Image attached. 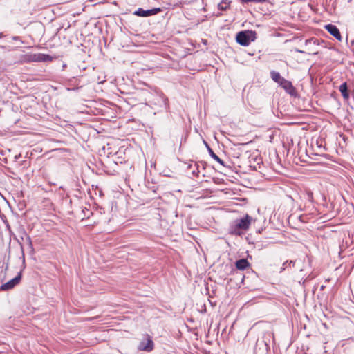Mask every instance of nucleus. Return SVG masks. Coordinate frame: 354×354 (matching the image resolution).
<instances>
[{"mask_svg":"<svg viewBox=\"0 0 354 354\" xmlns=\"http://www.w3.org/2000/svg\"><path fill=\"white\" fill-rule=\"evenodd\" d=\"M251 220V217L246 215L243 218L235 220L234 223L236 225V227L244 232L249 228Z\"/></svg>","mask_w":354,"mask_h":354,"instance_id":"nucleus-10","label":"nucleus"},{"mask_svg":"<svg viewBox=\"0 0 354 354\" xmlns=\"http://www.w3.org/2000/svg\"><path fill=\"white\" fill-rule=\"evenodd\" d=\"M162 11L160 8H155L149 10H144L143 8H139L134 12V15L139 17H149L155 15Z\"/></svg>","mask_w":354,"mask_h":354,"instance_id":"nucleus-8","label":"nucleus"},{"mask_svg":"<svg viewBox=\"0 0 354 354\" xmlns=\"http://www.w3.org/2000/svg\"><path fill=\"white\" fill-rule=\"evenodd\" d=\"M21 279V272L18 273V274L13 278L12 279L8 281V282L2 284L0 286V290H9L12 289L15 286H17Z\"/></svg>","mask_w":354,"mask_h":354,"instance_id":"nucleus-9","label":"nucleus"},{"mask_svg":"<svg viewBox=\"0 0 354 354\" xmlns=\"http://www.w3.org/2000/svg\"><path fill=\"white\" fill-rule=\"evenodd\" d=\"M3 37V33L1 32L0 33V38H2Z\"/></svg>","mask_w":354,"mask_h":354,"instance_id":"nucleus-31","label":"nucleus"},{"mask_svg":"<svg viewBox=\"0 0 354 354\" xmlns=\"http://www.w3.org/2000/svg\"><path fill=\"white\" fill-rule=\"evenodd\" d=\"M154 348V344L151 337L146 334L144 336L143 339L140 342L138 346V349L142 351L150 352Z\"/></svg>","mask_w":354,"mask_h":354,"instance_id":"nucleus-3","label":"nucleus"},{"mask_svg":"<svg viewBox=\"0 0 354 354\" xmlns=\"http://www.w3.org/2000/svg\"><path fill=\"white\" fill-rule=\"evenodd\" d=\"M194 166H196L197 168L199 167V165L197 164V163H195L194 164ZM199 172L198 169H197V171H196L195 170H193L192 173L194 174H197Z\"/></svg>","mask_w":354,"mask_h":354,"instance_id":"nucleus-26","label":"nucleus"},{"mask_svg":"<svg viewBox=\"0 0 354 354\" xmlns=\"http://www.w3.org/2000/svg\"><path fill=\"white\" fill-rule=\"evenodd\" d=\"M256 39V33L252 30H243L236 34V42L243 46H248L251 41Z\"/></svg>","mask_w":354,"mask_h":354,"instance_id":"nucleus-1","label":"nucleus"},{"mask_svg":"<svg viewBox=\"0 0 354 354\" xmlns=\"http://www.w3.org/2000/svg\"><path fill=\"white\" fill-rule=\"evenodd\" d=\"M52 57L48 55H46V54H42V53H39V54H37V55H34V58H33V61H35V62H50L52 61Z\"/></svg>","mask_w":354,"mask_h":354,"instance_id":"nucleus-14","label":"nucleus"},{"mask_svg":"<svg viewBox=\"0 0 354 354\" xmlns=\"http://www.w3.org/2000/svg\"><path fill=\"white\" fill-rule=\"evenodd\" d=\"M307 196H308V199L310 201H313V192H310V191H308L307 192Z\"/></svg>","mask_w":354,"mask_h":354,"instance_id":"nucleus-23","label":"nucleus"},{"mask_svg":"<svg viewBox=\"0 0 354 354\" xmlns=\"http://www.w3.org/2000/svg\"><path fill=\"white\" fill-rule=\"evenodd\" d=\"M155 103L158 104L166 111H169V100L162 93H158L154 99Z\"/></svg>","mask_w":354,"mask_h":354,"instance_id":"nucleus-11","label":"nucleus"},{"mask_svg":"<svg viewBox=\"0 0 354 354\" xmlns=\"http://www.w3.org/2000/svg\"><path fill=\"white\" fill-rule=\"evenodd\" d=\"M27 239H28V241H29L30 245H31V244H32V243H31L30 238L29 236H28V238H27Z\"/></svg>","mask_w":354,"mask_h":354,"instance_id":"nucleus-28","label":"nucleus"},{"mask_svg":"<svg viewBox=\"0 0 354 354\" xmlns=\"http://www.w3.org/2000/svg\"><path fill=\"white\" fill-rule=\"evenodd\" d=\"M269 157L270 160L271 169L277 174L282 173L283 168L281 164L280 158L275 149H273L269 152Z\"/></svg>","mask_w":354,"mask_h":354,"instance_id":"nucleus-2","label":"nucleus"},{"mask_svg":"<svg viewBox=\"0 0 354 354\" xmlns=\"http://www.w3.org/2000/svg\"><path fill=\"white\" fill-rule=\"evenodd\" d=\"M277 234L278 236H281V232H277Z\"/></svg>","mask_w":354,"mask_h":354,"instance_id":"nucleus-29","label":"nucleus"},{"mask_svg":"<svg viewBox=\"0 0 354 354\" xmlns=\"http://www.w3.org/2000/svg\"><path fill=\"white\" fill-rule=\"evenodd\" d=\"M339 91L341 92L342 95L344 97V99L348 100L349 98L350 95H349V93L348 91V86H347L346 82H344L340 85Z\"/></svg>","mask_w":354,"mask_h":354,"instance_id":"nucleus-17","label":"nucleus"},{"mask_svg":"<svg viewBox=\"0 0 354 354\" xmlns=\"http://www.w3.org/2000/svg\"><path fill=\"white\" fill-rule=\"evenodd\" d=\"M319 45V41L314 37L306 39L305 41V46L308 50V54L312 55H317L319 53V50H317V47Z\"/></svg>","mask_w":354,"mask_h":354,"instance_id":"nucleus-7","label":"nucleus"},{"mask_svg":"<svg viewBox=\"0 0 354 354\" xmlns=\"http://www.w3.org/2000/svg\"><path fill=\"white\" fill-rule=\"evenodd\" d=\"M241 1V3H250V2H257V3H259V2H263L265 1L266 0H240Z\"/></svg>","mask_w":354,"mask_h":354,"instance_id":"nucleus-21","label":"nucleus"},{"mask_svg":"<svg viewBox=\"0 0 354 354\" xmlns=\"http://www.w3.org/2000/svg\"><path fill=\"white\" fill-rule=\"evenodd\" d=\"M278 86L291 97H297L298 96L297 91L290 81L284 79Z\"/></svg>","mask_w":354,"mask_h":354,"instance_id":"nucleus-5","label":"nucleus"},{"mask_svg":"<svg viewBox=\"0 0 354 354\" xmlns=\"http://www.w3.org/2000/svg\"><path fill=\"white\" fill-rule=\"evenodd\" d=\"M296 51L298 52V53H306V52L304 51V50H296Z\"/></svg>","mask_w":354,"mask_h":354,"instance_id":"nucleus-27","label":"nucleus"},{"mask_svg":"<svg viewBox=\"0 0 354 354\" xmlns=\"http://www.w3.org/2000/svg\"><path fill=\"white\" fill-rule=\"evenodd\" d=\"M278 86L291 97H297L298 96L297 91L290 81L284 79Z\"/></svg>","mask_w":354,"mask_h":354,"instance_id":"nucleus-6","label":"nucleus"},{"mask_svg":"<svg viewBox=\"0 0 354 354\" xmlns=\"http://www.w3.org/2000/svg\"><path fill=\"white\" fill-rule=\"evenodd\" d=\"M205 145L207 147V150L209 152V156L216 161H217L219 164H221L223 166H225V162L223 160H222L210 148V147L205 142Z\"/></svg>","mask_w":354,"mask_h":354,"instance_id":"nucleus-16","label":"nucleus"},{"mask_svg":"<svg viewBox=\"0 0 354 354\" xmlns=\"http://www.w3.org/2000/svg\"><path fill=\"white\" fill-rule=\"evenodd\" d=\"M236 268L239 270H244L250 266V263L245 259H241L236 261Z\"/></svg>","mask_w":354,"mask_h":354,"instance_id":"nucleus-15","label":"nucleus"},{"mask_svg":"<svg viewBox=\"0 0 354 354\" xmlns=\"http://www.w3.org/2000/svg\"><path fill=\"white\" fill-rule=\"evenodd\" d=\"M295 261H286V262H284L283 263V265H282V266L281 268H279L277 270H273V271L279 272V273H281V272H283V270H286L288 268H290L292 266L293 267L295 266Z\"/></svg>","mask_w":354,"mask_h":354,"instance_id":"nucleus-18","label":"nucleus"},{"mask_svg":"<svg viewBox=\"0 0 354 354\" xmlns=\"http://www.w3.org/2000/svg\"><path fill=\"white\" fill-rule=\"evenodd\" d=\"M229 232H230V234H233V235L241 236L243 233V231H242L241 229L236 227V225L234 223H233L230 226Z\"/></svg>","mask_w":354,"mask_h":354,"instance_id":"nucleus-19","label":"nucleus"},{"mask_svg":"<svg viewBox=\"0 0 354 354\" xmlns=\"http://www.w3.org/2000/svg\"><path fill=\"white\" fill-rule=\"evenodd\" d=\"M270 78L272 80L279 85L282 81L284 80V77L281 74L274 70H272L270 72Z\"/></svg>","mask_w":354,"mask_h":354,"instance_id":"nucleus-13","label":"nucleus"},{"mask_svg":"<svg viewBox=\"0 0 354 354\" xmlns=\"http://www.w3.org/2000/svg\"><path fill=\"white\" fill-rule=\"evenodd\" d=\"M325 28L327 30V31L331 35H333L338 41L342 40V36H341L340 32L336 26L330 24L326 25Z\"/></svg>","mask_w":354,"mask_h":354,"instance_id":"nucleus-12","label":"nucleus"},{"mask_svg":"<svg viewBox=\"0 0 354 354\" xmlns=\"http://www.w3.org/2000/svg\"><path fill=\"white\" fill-rule=\"evenodd\" d=\"M266 345V342H264L263 339H258L257 340V343H256V348L258 347V346H261V345Z\"/></svg>","mask_w":354,"mask_h":354,"instance_id":"nucleus-22","label":"nucleus"},{"mask_svg":"<svg viewBox=\"0 0 354 354\" xmlns=\"http://www.w3.org/2000/svg\"><path fill=\"white\" fill-rule=\"evenodd\" d=\"M12 39L15 41H20L21 43H24L23 41H21V37L19 36H13Z\"/></svg>","mask_w":354,"mask_h":354,"instance_id":"nucleus-24","label":"nucleus"},{"mask_svg":"<svg viewBox=\"0 0 354 354\" xmlns=\"http://www.w3.org/2000/svg\"><path fill=\"white\" fill-rule=\"evenodd\" d=\"M230 2H227V0H223L221 3L218 5V8L220 10H226L229 7Z\"/></svg>","mask_w":354,"mask_h":354,"instance_id":"nucleus-20","label":"nucleus"},{"mask_svg":"<svg viewBox=\"0 0 354 354\" xmlns=\"http://www.w3.org/2000/svg\"><path fill=\"white\" fill-rule=\"evenodd\" d=\"M274 136L275 133H274V131H272V133L269 135L270 142H272V140L274 138Z\"/></svg>","mask_w":354,"mask_h":354,"instance_id":"nucleus-25","label":"nucleus"},{"mask_svg":"<svg viewBox=\"0 0 354 354\" xmlns=\"http://www.w3.org/2000/svg\"><path fill=\"white\" fill-rule=\"evenodd\" d=\"M278 86L291 97H297L298 96L297 91L290 81L284 79Z\"/></svg>","mask_w":354,"mask_h":354,"instance_id":"nucleus-4","label":"nucleus"},{"mask_svg":"<svg viewBox=\"0 0 354 354\" xmlns=\"http://www.w3.org/2000/svg\"><path fill=\"white\" fill-rule=\"evenodd\" d=\"M276 242H277V241H270V242H269V243H272H272H276Z\"/></svg>","mask_w":354,"mask_h":354,"instance_id":"nucleus-30","label":"nucleus"}]
</instances>
